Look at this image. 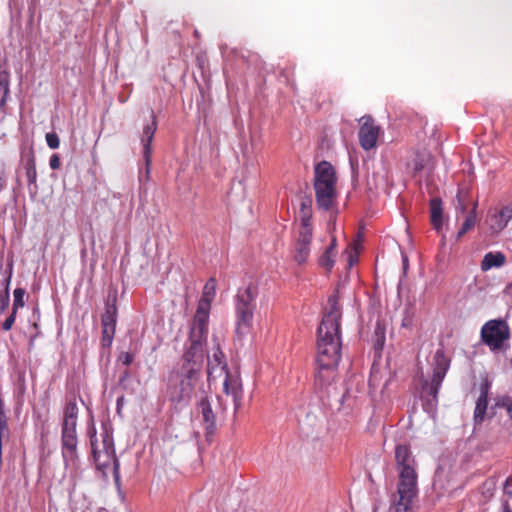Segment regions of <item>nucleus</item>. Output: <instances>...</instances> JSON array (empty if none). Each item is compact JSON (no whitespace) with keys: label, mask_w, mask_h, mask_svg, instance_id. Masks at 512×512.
Returning <instances> with one entry per match:
<instances>
[{"label":"nucleus","mask_w":512,"mask_h":512,"mask_svg":"<svg viewBox=\"0 0 512 512\" xmlns=\"http://www.w3.org/2000/svg\"><path fill=\"white\" fill-rule=\"evenodd\" d=\"M339 290L329 296L317 330V365H338L341 359V307Z\"/></svg>","instance_id":"1"},{"label":"nucleus","mask_w":512,"mask_h":512,"mask_svg":"<svg viewBox=\"0 0 512 512\" xmlns=\"http://www.w3.org/2000/svg\"><path fill=\"white\" fill-rule=\"evenodd\" d=\"M204 360L182 356V364L168 379V397L176 406L187 404L200 382Z\"/></svg>","instance_id":"2"},{"label":"nucleus","mask_w":512,"mask_h":512,"mask_svg":"<svg viewBox=\"0 0 512 512\" xmlns=\"http://www.w3.org/2000/svg\"><path fill=\"white\" fill-rule=\"evenodd\" d=\"M78 407L75 399L66 403L61 425V454L65 468L75 480L80 476V461L77 437Z\"/></svg>","instance_id":"3"},{"label":"nucleus","mask_w":512,"mask_h":512,"mask_svg":"<svg viewBox=\"0 0 512 512\" xmlns=\"http://www.w3.org/2000/svg\"><path fill=\"white\" fill-rule=\"evenodd\" d=\"M208 381L212 382L223 378V393L231 396L235 410L241 407L243 397L242 381L238 371H230L226 357L219 346L216 347L207 364Z\"/></svg>","instance_id":"4"},{"label":"nucleus","mask_w":512,"mask_h":512,"mask_svg":"<svg viewBox=\"0 0 512 512\" xmlns=\"http://www.w3.org/2000/svg\"><path fill=\"white\" fill-rule=\"evenodd\" d=\"M101 429L100 441L96 436L94 424L88 429L94 462L97 469L103 473L110 468H113L114 472L117 473L119 470V462L115 452L113 430L108 424H103Z\"/></svg>","instance_id":"5"},{"label":"nucleus","mask_w":512,"mask_h":512,"mask_svg":"<svg viewBox=\"0 0 512 512\" xmlns=\"http://www.w3.org/2000/svg\"><path fill=\"white\" fill-rule=\"evenodd\" d=\"M337 176L334 167L327 161H321L315 167L314 190L319 209L328 211L336 199Z\"/></svg>","instance_id":"6"},{"label":"nucleus","mask_w":512,"mask_h":512,"mask_svg":"<svg viewBox=\"0 0 512 512\" xmlns=\"http://www.w3.org/2000/svg\"><path fill=\"white\" fill-rule=\"evenodd\" d=\"M257 289L251 285L240 288L235 297L236 333L238 336L247 334L253 323L256 307Z\"/></svg>","instance_id":"7"},{"label":"nucleus","mask_w":512,"mask_h":512,"mask_svg":"<svg viewBox=\"0 0 512 512\" xmlns=\"http://www.w3.org/2000/svg\"><path fill=\"white\" fill-rule=\"evenodd\" d=\"M209 313L208 311L196 309L189 334L190 346L183 354L187 358L204 360L203 345L208 334Z\"/></svg>","instance_id":"8"},{"label":"nucleus","mask_w":512,"mask_h":512,"mask_svg":"<svg viewBox=\"0 0 512 512\" xmlns=\"http://www.w3.org/2000/svg\"><path fill=\"white\" fill-rule=\"evenodd\" d=\"M510 338V328L506 321L493 319L487 321L481 329V340L492 351L503 348L504 342Z\"/></svg>","instance_id":"9"},{"label":"nucleus","mask_w":512,"mask_h":512,"mask_svg":"<svg viewBox=\"0 0 512 512\" xmlns=\"http://www.w3.org/2000/svg\"><path fill=\"white\" fill-rule=\"evenodd\" d=\"M395 460L399 471V483L403 486L417 485V473L414 467L415 460L407 445H397Z\"/></svg>","instance_id":"10"},{"label":"nucleus","mask_w":512,"mask_h":512,"mask_svg":"<svg viewBox=\"0 0 512 512\" xmlns=\"http://www.w3.org/2000/svg\"><path fill=\"white\" fill-rule=\"evenodd\" d=\"M360 123L358 131L359 144L366 151L372 150L377 146L382 129L370 115L361 117Z\"/></svg>","instance_id":"11"},{"label":"nucleus","mask_w":512,"mask_h":512,"mask_svg":"<svg viewBox=\"0 0 512 512\" xmlns=\"http://www.w3.org/2000/svg\"><path fill=\"white\" fill-rule=\"evenodd\" d=\"M312 235L313 230L298 229L291 251L293 260L298 264L305 263L310 255Z\"/></svg>","instance_id":"12"},{"label":"nucleus","mask_w":512,"mask_h":512,"mask_svg":"<svg viewBox=\"0 0 512 512\" xmlns=\"http://www.w3.org/2000/svg\"><path fill=\"white\" fill-rule=\"evenodd\" d=\"M416 494L417 485L403 486V484H398L397 496L393 500L390 512H408Z\"/></svg>","instance_id":"13"},{"label":"nucleus","mask_w":512,"mask_h":512,"mask_svg":"<svg viewBox=\"0 0 512 512\" xmlns=\"http://www.w3.org/2000/svg\"><path fill=\"white\" fill-rule=\"evenodd\" d=\"M152 122L147 124L143 129V136L141 138V142L143 145V159L146 165L147 173L149 172V167L152 161V148L151 143L154 138V134L157 129V120L155 114L152 112L151 114Z\"/></svg>","instance_id":"14"},{"label":"nucleus","mask_w":512,"mask_h":512,"mask_svg":"<svg viewBox=\"0 0 512 512\" xmlns=\"http://www.w3.org/2000/svg\"><path fill=\"white\" fill-rule=\"evenodd\" d=\"M338 365H317L315 368L314 385L320 391L326 390L334 382Z\"/></svg>","instance_id":"15"},{"label":"nucleus","mask_w":512,"mask_h":512,"mask_svg":"<svg viewBox=\"0 0 512 512\" xmlns=\"http://www.w3.org/2000/svg\"><path fill=\"white\" fill-rule=\"evenodd\" d=\"M117 292L109 293L106 305L105 312L101 317V325H116L117 322Z\"/></svg>","instance_id":"16"},{"label":"nucleus","mask_w":512,"mask_h":512,"mask_svg":"<svg viewBox=\"0 0 512 512\" xmlns=\"http://www.w3.org/2000/svg\"><path fill=\"white\" fill-rule=\"evenodd\" d=\"M216 293V280L215 278H210L204 288L202 296L198 302L197 309L204 310L210 312L211 302L213 301Z\"/></svg>","instance_id":"17"},{"label":"nucleus","mask_w":512,"mask_h":512,"mask_svg":"<svg viewBox=\"0 0 512 512\" xmlns=\"http://www.w3.org/2000/svg\"><path fill=\"white\" fill-rule=\"evenodd\" d=\"M300 225L298 229H312V200L310 197H304L300 203L299 209Z\"/></svg>","instance_id":"18"},{"label":"nucleus","mask_w":512,"mask_h":512,"mask_svg":"<svg viewBox=\"0 0 512 512\" xmlns=\"http://www.w3.org/2000/svg\"><path fill=\"white\" fill-rule=\"evenodd\" d=\"M435 366L433 368L432 378L443 381L450 366V360L444 355L443 351H436Z\"/></svg>","instance_id":"19"},{"label":"nucleus","mask_w":512,"mask_h":512,"mask_svg":"<svg viewBox=\"0 0 512 512\" xmlns=\"http://www.w3.org/2000/svg\"><path fill=\"white\" fill-rule=\"evenodd\" d=\"M430 221L433 228L437 231H439L443 226L442 201L438 197L430 200Z\"/></svg>","instance_id":"20"},{"label":"nucleus","mask_w":512,"mask_h":512,"mask_svg":"<svg viewBox=\"0 0 512 512\" xmlns=\"http://www.w3.org/2000/svg\"><path fill=\"white\" fill-rule=\"evenodd\" d=\"M198 406L202 414L206 430L208 432H213L216 424V417L213 413L210 402L207 398H202Z\"/></svg>","instance_id":"21"},{"label":"nucleus","mask_w":512,"mask_h":512,"mask_svg":"<svg viewBox=\"0 0 512 512\" xmlns=\"http://www.w3.org/2000/svg\"><path fill=\"white\" fill-rule=\"evenodd\" d=\"M336 238L333 237L330 245L326 248L324 253L319 258V265L326 269L327 271H331L335 263L336 257Z\"/></svg>","instance_id":"22"},{"label":"nucleus","mask_w":512,"mask_h":512,"mask_svg":"<svg viewBox=\"0 0 512 512\" xmlns=\"http://www.w3.org/2000/svg\"><path fill=\"white\" fill-rule=\"evenodd\" d=\"M506 257L501 252H488L481 262V269L488 271L493 267H501L505 264Z\"/></svg>","instance_id":"23"},{"label":"nucleus","mask_w":512,"mask_h":512,"mask_svg":"<svg viewBox=\"0 0 512 512\" xmlns=\"http://www.w3.org/2000/svg\"><path fill=\"white\" fill-rule=\"evenodd\" d=\"M477 202L473 203V207L470 211V213L466 216L465 221L463 222L461 228L459 229L457 233V239H460L463 237L467 232H469L476 224L477 220Z\"/></svg>","instance_id":"24"},{"label":"nucleus","mask_w":512,"mask_h":512,"mask_svg":"<svg viewBox=\"0 0 512 512\" xmlns=\"http://www.w3.org/2000/svg\"><path fill=\"white\" fill-rule=\"evenodd\" d=\"M26 177L28 179L29 184H36L37 180V170H36V159L33 151H31L25 160L24 164Z\"/></svg>","instance_id":"25"},{"label":"nucleus","mask_w":512,"mask_h":512,"mask_svg":"<svg viewBox=\"0 0 512 512\" xmlns=\"http://www.w3.org/2000/svg\"><path fill=\"white\" fill-rule=\"evenodd\" d=\"M487 407H488V398L486 396H479L476 401V406H475V410H474L475 424H481L484 421Z\"/></svg>","instance_id":"26"},{"label":"nucleus","mask_w":512,"mask_h":512,"mask_svg":"<svg viewBox=\"0 0 512 512\" xmlns=\"http://www.w3.org/2000/svg\"><path fill=\"white\" fill-rule=\"evenodd\" d=\"M443 381L431 378V381H425L423 383V391L432 398L433 401L437 402L438 392Z\"/></svg>","instance_id":"27"},{"label":"nucleus","mask_w":512,"mask_h":512,"mask_svg":"<svg viewBox=\"0 0 512 512\" xmlns=\"http://www.w3.org/2000/svg\"><path fill=\"white\" fill-rule=\"evenodd\" d=\"M8 94L9 73L6 71H2L0 72V108H2L5 105Z\"/></svg>","instance_id":"28"},{"label":"nucleus","mask_w":512,"mask_h":512,"mask_svg":"<svg viewBox=\"0 0 512 512\" xmlns=\"http://www.w3.org/2000/svg\"><path fill=\"white\" fill-rule=\"evenodd\" d=\"M101 326H102L101 345L104 348H109L114 339V335L116 332V325H101Z\"/></svg>","instance_id":"29"},{"label":"nucleus","mask_w":512,"mask_h":512,"mask_svg":"<svg viewBox=\"0 0 512 512\" xmlns=\"http://www.w3.org/2000/svg\"><path fill=\"white\" fill-rule=\"evenodd\" d=\"M469 199V193L466 190H459L456 195V210L461 213H465L467 211V201Z\"/></svg>","instance_id":"30"},{"label":"nucleus","mask_w":512,"mask_h":512,"mask_svg":"<svg viewBox=\"0 0 512 512\" xmlns=\"http://www.w3.org/2000/svg\"><path fill=\"white\" fill-rule=\"evenodd\" d=\"M487 221L494 233H498L506 227L505 222L499 217L497 212L490 215Z\"/></svg>","instance_id":"31"},{"label":"nucleus","mask_w":512,"mask_h":512,"mask_svg":"<svg viewBox=\"0 0 512 512\" xmlns=\"http://www.w3.org/2000/svg\"><path fill=\"white\" fill-rule=\"evenodd\" d=\"M9 302V279H6L3 284V289L0 290V313H3L7 309Z\"/></svg>","instance_id":"32"},{"label":"nucleus","mask_w":512,"mask_h":512,"mask_svg":"<svg viewBox=\"0 0 512 512\" xmlns=\"http://www.w3.org/2000/svg\"><path fill=\"white\" fill-rule=\"evenodd\" d=\"M13 296L14 300L12 310H14V313H17L18 309L22 308L25 305V290L23 288H16L13 292Z\"/></svg>","instance_id":"33"},{"label":"nucleus","mask_w":512,"mask_h":512,"mask_svg":"<svg viewBox=\"0 0 512 512\" xmlns=\"http://www.w3.org/2000/svg\"><path fill=\"white\" fill-rule=\"evenodd\" d=\"M496 406L505 408L510 419H512V397L504 396L497 400Z\"/></svg>","instance_id":"34"},{"label":"nucleus","mask_w":512,"mask_h":512,"mask_svg":"<svg viewBox=\"0 0 512 512\" xmlns=\"http://www.w3.org/2000/svg\"><path fill=\"white\" fill-rule=\"evenodd\" d=\"M46 142L49 148L51 149H57L60 145V139L58 135L54 132L47 133L46 136Z\"/></svg>","instance_id":"35"},{"label":"nucleus","mask_w":512,"mask_h":512,"mask_svg":"<svg viewBox=\"0 0 512 512\" xmlns=\"http://www.w3.org/2000/svg\"><path fill=\"white\" fill-rule=\"evenodd\" d=\"M497 213H498L499 217L505 222V225L507 226L508 222L512 218V208L509 206H505Z\"/></svg>","instance_id":"36"},{"label":"nucleus","mask_w":512,"mask_h":512,"mask_svg":"<svg viewBox=\"0 0 512 512\" xmlns=\"http://www.w3.org/2000/svg\"><path fill=\"white\" fill-rule=\"evenodd\" d=\"M16 314L17 313H14V310H12L11 314L6 318V320L2 323V329L4 331H9L13 324L15 323V320H16Z\"/></svg>","instance_id":"37"},{"label":"nucleus","mask_w":512,"mask_h":512,"mask_svg":"<svg viewBox=\"0 0 512 512\" xmlns=\"http://www.w3.org/2000/svg\"><path fill=\"white\" fill-rule=\"evenodd\" d=\"M119 360L126 366H129L133 360L134 356L129 352H122L119 356Z\"/></svg>","instance_id":"38"},{"label":"nucleus","mask_w":512,"mask_h":512,"mask_svg":"<svg viewBox=\"0 0 512 512\" xmlns=\"http://www.w3.org/2000/svg\"><path fill=\"white\" fill-rule=\"evenodd\" d=\"M49 165H50L51 169H53V170L59 169L60 165H61L60 157L57 154H53L50 157Z\"/></svg>","instance_id":"39"},{"label":"nucleus","mask_w":512,"mask_h":512,"mask_svg":"<svg viewBox=\"0 0 512 512\" xmlns=\"http://www.w3.org/2000/svg\"><path fill=\"white\" fill-rule=\"evenodd\" d=\"M490 386L491 383L487 379H485L481 384L479 396H486L488 398Z\"/></svg>","instance_id":"40"},{"label":"nucleus","mask_w":512,"mask_h":512,"mask_svg":"<svg viewBox=\"0 0 512 512\" xmlns=\"http://www.w3.org/2000/svg\"><path fill=\"white\" fill-rule=\"evenodd\" d=\"M503 490L505 494L512 498V476L506 479Z\"/></svg>","instance_id":"41"},{"label":"nucleus","mask_w":512,"mask_h":512,"mask_svg":"<svg viewBox=\"0 0 512 512\" xmlns=\"http://www.w3.org/2000/svg\"><path fill=\"white\" fill-rule=\"evenodd\" d=\"M424 168V164L422 161H415L414 162V171L418 172L421 171Z\"/></svg>","instance_id":"42"},{"label":"nucleus","mask_w":512,"mask_h":512,"mask_svg":"<svg viewBox=\"0 0 512 512\" xmlns=\"http://www.w3.org/2000/svg\"><path fill=\"white\" fill-rule=\"evenodd\" d=\"M502 512H512V509H511V507H510L508 502H505L503 504V511Z\"/></svg>","instance_id":"43"},{"label":"nucleus","mask_w":512,"mask_h":512,"mask_svg":"<svg viewBox=\"0 0 512 512\" xmlns=\"http://www.w3.org/2000/svg\"><path fill=\"white\" fill-rule=\"evenodd\" d=\"M4 186V179L0 176V190L3 188Z\"/></svg>","instance_id":"44"},{"label":"nucleus","mask_w":512,"mask_h":512,"mask_svg":"<svg viewBox=\"0 0 512 512\" xmlns=\"http://www.w3.org/2000/svg\"><path fill=\"white\" fill-rule=\"evenodd\" d=\"M407 261H408V260H407V258L405 257V258H404V268H406V266H407Z\"/></svg>","instance_id":"45"},{"label":"nucleus","mask_w":512,"mask_h":512,"mask_svg":"<svg viewBox=\"0 0 512 512\" xmlns=\"http://www.w3.org/2000/svg\"><path fill=\"white\" fill-rule=\"evenodd\" d=\"M403 326H406L407 325V322H405V320L403 321L402 323Z\"/></svg>","instance_id":"46"}]
</instances>
